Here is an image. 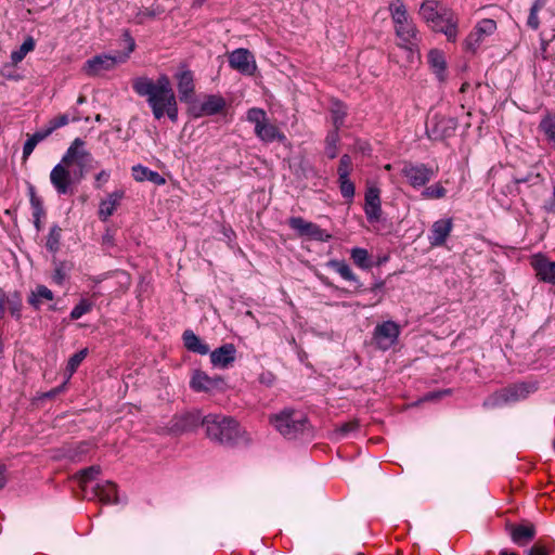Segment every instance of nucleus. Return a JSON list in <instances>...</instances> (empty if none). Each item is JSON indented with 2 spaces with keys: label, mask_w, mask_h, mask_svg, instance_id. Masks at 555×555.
<instances>
[{
  "label": "nucleus",
  "mask_w": 555,
  "mask_h": 555,
  "mask_svg": "<svg viewBox=\"0 0 555 555\" xmlns=\"http://www.w3.org/2000/svg\"><path fill=\"white\" fill-rule=\"evenodd\" d=\"M134 92L146 99L155 119L167 116L171 121L178 120V104L171 81L167 75H159L156 80L138 77L132 81Z\"/></svg>",
  "instance_id": "obj_1"
},
{
  "label": "nucleus",
  "mask_w": 555,
  "mask_h": 555,
  "mask_svg": "<svg viewBox=\"0 0 555 555\" xmlns=\"http://www.w3.org/2000/svg\"><path fill=\"white\" fill-rule=\"evenodd\" d=\"M83 146L85 142L76 138L61 162L51 170L50 181L57 194L69 193L72 185L82 179L87 163L92 160L91 154Z\"/></svg>",
  "instance_id": "obj_2"
},
{
  "label": "nucleus",
  "mask_w": 555,
  "mask_h": 555,
  "mask_svg": "<svg viewBox=\"0 0 555 555\" xmlns=\"http://www.w3.org/2000/svg\"><path fill=\"white\" fill-rule=\"evenodd\" d=\"M420 15L438 33H442L447 39L454 42L459 35V20L453 11L438 0H425L420 8Z\"/></svg>",
  "instance_id": "obj_3"
},
{
  "label": "nucleus",
  "mask_w": 555,
  "mask_h": 555,
  "mask_svg": "<svg viewBox=\"0 0 555 555\" xmlns=\"http://www.w3.org/2000/svg\"><path fill=\"white\" fill-rule=\"evenodd\" d=\"M390 15L398 39V47L411 53L418 51L421 35L416 25L409 16L405 5L401 0H396L389 5Z\"/></svg>",
  "instance_id": "obj_4"
},
{
  "label": "nucleus",
  "mask_w": 555,
  "mask_h": 555,
  "mask_svg": "<svg viewBox=\"0 0 555 555\" xmlns=\"http://www.w3.org/2000/svg\"><path fill=\"white\" fill-rule=\"evenodd\" d=\"M535 390L537 385L534 383L524 382L513 384L490 395L487 399H485L482 406L488 410L499 409L520 400H525Z\"/></svg>",
  "instance_id": "obj_5"
},
{
  "label": "nucleus",
  "mask_w": 555,
  "mask_h": 555,
  "mask_svg": "<svg viewBox=\"0 0 555 555\" xmlns=\"http://www.w3.org/2000/svg\"><path fill=\"white\" fill-rule=\"evenodd\" d=\"M270 423L285 438L293 439L307 428L308 418L299 411L284 409L270 417Z\"/></svg>",
  "instance_id": "obj_6"
},
{
  "label": "nucleus",
  "mask_w": 555,
  "mask_h": 555,
  "mask_svg": "<svg viewBox=\"0 0 555 555\" xmlns=\"http://www.w3.org/2000/svg\"><path fill=\"white\" fill-rule=\"evenodd\" d=\"M214 438L221 444L234 446L245 442V431L242 430L238 423L231 417L215 416L210 420V438Z\"/></svg>",
  "instance_id": "obj_7"
},
{
  "label": "nucleus",
  "mask_w": 555,
  "mask_h": 555,
  "mask_svg": "<svg viewBox=\"0 0 555 555\" xmlns=\"http://www.w3.org/2000/svg\"><path fill=\"white\" fill-rule=\"evenodd\" d=\"M246 120L254 125L256 137L263 143L284 142L286 140L285 134L269 121L267 113L262 108H249L246 113Z\"/></svg>",
  "instance_id": "obj_8"
},
{
  "label": "nucleus",
  "mask_w": 555,
  "mask_h": 555,
  "mask_svg": "<svg viewBox=\"0 0 555 555\" xmlns=\"http://www.w3.org/2000/svg\"><path fill=\"white\" fill-rule=\"evenodd\" d=\"M134 49V41L131 39L129 52L125 54H101L88 60L83 65V72L89 76H98L113 69L118 63H124Z\"/></svg>",
  "instance_id": "obj_9"
},
{
  "label": "nucleus",
  "mask_w": 555,
  "mask_h": 555,
  "mask_svg": "<svg viewBox=\"0 0 555 555\" xmlns=\"http://www.w3.org/2000/svg\"><path fill=\"white\" fill-rule=\"evenodd\" d=\"M496 30V22L491 18L479 21L464 41L467 51L475 52L485 40Z\"/></svg>",
  "instance_id": "obj_10"
},
{
  "label": "nucleus",
  "mask_w": 555,
  "mask_h": 555,
  "mask_svg": "<svg viewBox=\"0 0 555 555\" xmlns=\"http://www.w3.org/2000/svg\"><path fill=\"white\" fill-rule=\"evenodd\" d=\"M402 176L411 186L420 189L435 177V170L425 164L405 163L401 169Z\"/></svg>",
  "instance_id": "obj_11"
},
{
  "label": "nucleus",
  "mask_w": 555,
  "mask_h": 555,
  "mask_svg": "<svg viewBox=\"0 0 555 555\" xmlns=\"http://www.w3.org/2000/svg\"><path fill=\"white\" fill-rule=\"evenodd\" d=\"M230 66L245 76H253L257 70L254 54L247 49H236L229 54Z\"/></svg>",
  "instance_id": "obj_12"
},
{
  "label": "nucleus",
  "mask_w": 555,
  "mask_h": 555,
  "mask_svg": "<svg viewBox=\"0 0 555 555\" xmlns=\"http://www.w3.org/2000/svg\"><path fill=\"white\" fill-rule=\"evenodd\" d=\"M457 128V120L454 117L435 115L427 128V134L433 140H443L453 135Z\"/></svg>",
  "instance_id": "obj_13"
},
{
  "label": "nucleus",
  "mask_w": 555,
  "mask_h": 555,
  "mask_svg": "<svg viewBox=\"0 0 555 555\" xmlns=\"http://www.w3.org/2000/svg\"><path fill=\"white\" fill-rule=\"evenodd\" d=\"M399 334V325L393 321H386L375 327L374 339L378 348L388 350L396 344Z\"/></svg>",
  "instance_id": "obj_14"
},
{
  "label": "nucleus",
  "mask_w": 555,
  "mask_h": 555,
  "mask_svg": "<svg viewBox=\"0 0 555 555\" xmlns=\"http://www.w3.org/2000/svg\"><path fill=\"white\" fill-rule=\"evenodd\" d=\"M364 212L370 222H377L382 218L380 190L376 185H369L365 191Z\"/></svg>",
  "instance_id": "obj_15"
},
{
  "label": "nucleus",
  "mask_w": 555,
  "mask_h": 555,
  "mask_svg": "<svg viewBox=\"0 0 555 555\" xmlns=\"http://www.w3.org/2000/svg\"><path fill=\"white\" fill-rule=\"evenodd\" d=\"M23 307L22 296L18 292L8 293L0 288V319L9 312L13 318L21 319Z\"/></svg>",
  "instance_id": "obj_16"
},
{
  "label": "nucleus",
  "mask_w": 555,
  "mask_h": 555,
  "mask_svg": "<svg viewBox=\"0 0 555 555\" xmlns=\"http://www.w3.org/2000/svg\"><path fill=\"white\" fill-rule=\"evenodd\" d=\"M506 529L509 532L512 541L519 546L529 544L535 537V527L529 521H524L518 525L507 524Z\"/></svg>",
  "instance_id": "obj_17"
},
{
  "label": "nucleus",
  "mask_w": 555,
  "mask_h": 555,
  "mask_svg": "<svg viewBox=\"0 0 555 555\" xmlns=\"http://www.w3.org/2000/svg\"><path fill=\"white\" fill-rule=\"evenodd\" d=\"M452 230L453 221L451 218H444L435 221L428 235V242L430 246L438 247L444 245Z\"/></svg>",
  "instance_id": "obj_18"
},
{
  "label": "nucleus",
  "mask_w": 555,
  "mask_h": 555,
  "mask_svg": "<svg viewBox=\"0 0 555 555\" xmlns=\"http://www.w3.org/2000/svg\"><path fill=\"white\" fill-rule=\"evenodd\" d=\"M531 266L541 281L555 284V261H550L542 255H535L531 260Z\"/></svg>",
  "instance_id": "obj_19"
},
{
  "label": "nucleus",
  "mask_w": 555,
  "mask_h": 555,
  "mask_svg": "<svg viewBox=\"0 0 555 555\" xmlns=\"http://www.w3.org/2000/svg\"><path fill=\"white\" fill-rule=\"evenodd\" d=\"M124 196L125 192L122 190H116L103 198L99 205V218L106 221L119 207Z\"/></svg>",
  "instance_id": "obj_20"
},
{
  "label": "nucleus",
  "mask_w": 555,
  "mask_h": 555,
  "mask_svg": "<svg viewBox=\"0 0 555 555\" xmlns=\"http://www.w3.org/2000/svg\"><path fill=\"white\" fill-rule=\"evenodd\" d=\"M236 349L232 344H225L210 352V362L218 367L224 369L235 360Z\"/></svg>",
  "instance_id": "obj_21"
},
{
  "label": "nucleus",
  "mask_w": 555,
  "mask_h": 555,
  "mask_svg": "<svg viewBox=\"0 0 555 555\" xmlns=\"http://www.w3.org/2000/svg\"><path fill=\"white\" fill-rule=\"evenodd\" d=\"M178 91L182 102L190 103L194 92V77L190 70H181L177 75Z\"/></svg>",
  "instance_id": "obj_22"
},
{
  "label": "nucleus",
  "mask_w": 555,
  "mask_h": 555,
  "mask_svg": "<svg viewBox=\"0 0 555 555\" xmlns=\"http://www.w3.org/2000/svg\"><path fill=\"white\" fill-rule=\"evenodd\" d=\"M428 64L439 81H444L447 78V63L444 54L438 49H431L427 55Z\"/></svg>",
  "instance_id": "obj_23"
},
{
  "label": "nucleus",
  "mask_w": 555,
  "mask_h": 555,
  "mask_svg": "<svg viewBox=\"0 0 555 555\" xmlns=\"http://www.w3.org/2000/svg\"><path fill=\"white\" fill-rule=\"evenodd\" d=\"M94 493L98 499L106 504L116 503L117 502V489L116 485L109 481H104L102 483H98Z\"/></svg>",
  "instance_id": "obj_24"
},
{
  "label": "nucleus",
  "mask_w": 555,
  "mask_h": 555,
  "mask_svg": "<svg viewBox=\"0 0 555 555\" xmlns=\"http://www.w3.org/2000/svg\"><path fill=\"white\" fill-rule=\"evenodd\" d=\"M132 176L135 181H152L155 184H164L165 179L156 171H152L149 168L137 165L132 167Z\"/></svg>",
  "instance_id": "obj_25"
},
{
  "label": "nucleus",
  "mask_w": 555,
  "mask_h": 555,
  "mask_svg": "<svg viewBox=\"0 0 555 555\" xmlns=\"http://www.w3.org/2000/svg\"><path fill=\"white\" fill-rule=\"evenodd\" d=\"M327 267L337 272L344 280L359 283V279L352 272L351 268L343 260L332 259L327 262Z\"/></svg>",
  "instance_id": "obj_26"
},
{
  "label": "nucleus",
  "mask_w": 555,
  "mask_h": 555,
  "mask_svg": "<svg viewBox=\"0 0 555 555\" xmlns=\"http://www.w3.org/2000/svg\"><path fill=\"white\" fill-rule=\"evenodd\" d=\"M231 106L225 101L216 95H210V117L212 115H220L225 121L231 119Z\"/></svg>",
  "instance_id": "obj_27"
},
{
  "label": "nucleus",
  "mask_w": 555,
  "mask_h": 555,
  "mask_svg": "<svg viewBox=\"0 0 555 555\" xmlns=\"http://www.w3.org/2000/svg\"><path fill=\"white\" fill-rule=\"evenodd\" d=\"M183 343L186 349L192 352L199 354H206L208 352L206 345L202 344L199 338L190 330L183 333Z\"/></svg>",
  "instance_id": "obj_28"
},
{
  "label": "nucleus",
  "mask_w": 555,
  "mask_h": 555,
  "mask_svg": "<svg viewBox=\"0 0 555 555\" xmlns=\"http://www.w3.org/2000/svg\"><path fill=\"white\" fill-rule=\"evenodd\" d=\"M330 112L334 128L339 130V128L344 125L345 117L347 116L346 106L339 101H333Z\"/></svg>",
  "instance_id": "obj_29"
},
{
  "label": "nucleus",
  "mask_w": 555,
  "mask_h": 555,
  "mask_svg": "<svg viewBox=\"0 0 555 555\" xmlns=\"http://www.w3.org/2000/svg\"><path fill=\"white\" fill-rule=\"evenodd\" d=\"M547 0H534L530 10L529 15L527 18V26L532 29L537 30L540 27V18H539V12L546 5Z\"/></svg>",
  "instance_id": "obj_30"
},
{
  "label": "nucleus",
  "mask_w": 555,
  "mask_h": 555,
  "mask_svg": "<svg viewBox=\"0 0 555 555\" xmlns=\"http://www.w3.org/2000/svg\"><path fill=\"white\" fill-rule=\"evenodd\" d=\"M35 40L33 37H27L18 50L11 53V61L13 64H18L24 57L35 49Z\"/></svg>",
  "instance_id": "obj_31"
},
{
  "label": "nucleus",
  "mask_w": 555,
  "mask_h": 555,
  "mask_svg": "<svg viewBox=\"0 0 555 555\" xmlns=\"http://www.w3.org/2000/svg\"><path fill=\"white\" fill-rule=\"evenodd\" d=\"M42 299L52 300L53 299V293L47 286L39 285L31 293V296L28 298V302L31 306H34L35 308H39V306L41 305Z\"/></svg>",
  "instance_id": "obj_32"
},
{
  "label": "nucleus",
  "mask_w": 555,
  "mask_h": 555,
  "mask_svg": "<svg viewBox=\"0 0 555 555\" xmlns=\"http://www.w3.org/2000/svg\"><path fill=\"white\" fill-rule=\"evenodd\" d=\"M351 259L356 266L363 270H367L372 267L370 256L366 249L361 247H354L350 253Z\"/></svg>",
  "instance_id": "obj_33"
},
{
  "label": "nucleus",
  "mask_w": 555,
  "mask_h": 555,
  "mask_svg": "<svg viewBox=\"0 0 555 555\" xmlns=\"http://www.w3.org/2000/svg\"><path fill=\"white\" fill-rule=\"evenodd\" d=\"M190 387L194 391H206L208 389V375L202 370H194L190 380Z\"/></svg>",
  "instance_id": "obj_34"
},
{
  "label": "nucleus",
  "mask_w": 555,
  "mask_h": 555,
  "mask_svg": "<svg viewBox=\"0 0 555 555\" xmlns=\"http://www.w3.org/2000/svg\"><path fill=\"white\" fill-rule=\"evenodd\" d=\"M183 424L181 425L182 430H191L196 428L199 425H203L205 422V416H203L201 411H193L185 414L182 417Z\"/></svg>",
  "instance_id": "obj_35"
},
{
  "label": "nucleus",
  "mask_w": 555,
  "mask_h": 555,
  "mask_svg": "<svg viewBox=\"0 0 555 555\" xmlns=\"http://www.w3.org/2000/svg\"><path fill=\"white\" fill-rule=\"evenodd\" d=\"M62 229L57 225H53L47 237L46 247L51 253H56L60 248Z\"/></svg>",
  "instance_id": "obj_36"
},
{
  "label": "nucleus",
  "mask_w": 555,
  "mask_h": 555,
  "mask_svg": "<svg viewBox=\"0 0 555 555\" xmlns=\"http://www.w3.org/2000/svg\"><path fill=\"white\" fill-rule=\"evenodd\" d=\"M339 141V134L338 130L334 129L333 131L328 132L325 139V153L328 158H335L338 153L337 143Z\"/></svg>",
  "instance_id": "obj_37"
},
{
  "label": "nucleus",
  "mask_w": 555,
  "mask_h": 555,
  "mask_svg": "<svg viewBox=\"0 0 555 555\" xmlns=\"http://www.w3.org/2000/svg\"><path fill=\"white\" fill-rule=\"evenodd\" d=\"M301 236H308L321 242H326L331 237L330 234H327L323 229L313 222L309 223Z\"/></svg>",
  "instance_id": "obj_38"
},
{
  "label": "nucleus",
  "mask_w": 555,
  "mask_h": 555,
  "mask_svg": "<svg viewBox=\"0 0 555 555\" xmlns=\"http://www.w3.org/2000/svg\"><path fill=\"white\" fill-rule=\"evenodd\" d=\"M87 356L88 349L83 348L69 358L66 366L68 378L72 377V375L76 372L77 367L81 364V362L86 359Z\"/></svg>",
  "instance_id": "obj_39"
},
{
  "label": "nucleus",
  "mask_w": 555,
  "mask_h": 555,
  "mask_svg": "<svg viewBox=\"0 0 555 555\" xmlns=\"http://www.w3.org/2000/svg\"><path fill=\"white\" fill-rule=\"evenodd\" d=\"M541 130L547 140L555 145V116H547L540 124Z\"/></svg>",
  "instance_id": "obj_40"
},
{
  "label": "nucleus",
  "mask_w": 555,
  "mask_h": 555,
  "mask_svg": "<svg viewBox=\"0 0 555 555\" xmlns=\"http://www.w3.org/2000/svg\"><path fill=\"white\" fill-rule=\"evenodd\" d=\"M446 194L447 190L440 183H436L430 186H427L422 192V197L426 199H439L444 197Z\"/></svg>",
  "instance_id": "obj_41"
},
{
  "label": "nucleus",
  "mask_w": 555,
  "mask_h": 555,
  "mask_svg": "<svg viewBox=\"0 0 555 555\" xmlns=\"http://www.w3.org/2000/svg\"><path fill=\"white\" fill-rule=\"evenodd\" d=\"M93 307V302L88 300V299H85L82 298L72 310L70 312V318L72 320H78L80 319L83 314L88 313L91 311Z\"/></svg>",
  "instance_id": "obj_42"
},
{
  "label": "nucleus",
  "mask_w": 555,
  "mask_h": 555,
  "mask_svg": "<svg viewBox=\"0 0 555 555\" xmlns=\"http://www.w3.org/2000/svg\"><path fill=\"white\" fill-rule=\"evenodd\" d=\"M351 170H352L351 157L348 154H344L339 159V165L337 168L338 180L349 178Z\"/></svg>",
  "instance_id": "obj_43"
},
{
  "label": "nucleus",
  "mask_w": 555,
  "mask_h": 555,
  "mask_svg": "<svg viewBox=\"0 0 555 555\" xmlns=\"http://www.w3.org/2000/svg\"><path fill=\"white\" fill-rule=\"evenodd\" d=\"M341 196L351 201L354 196V184L349 178L338 180Z\"/></svg>",
  "instance_id": "obj_44"
},
{
  "label": "nucleus",
  "mask_w": 555,
  "mask_h": 555,
  "mask_svg": "<svg viewBox=\"0 0 555 555\" xmlns=\"http://www.w3.org/2000/svg\"><path fill=\"white\" fill-rule=\"evenodd\" d=\"M31 206L34 208L33 217L36 228H40V219L43 216V208L40 201L33 194L30 198Z\"/></svg>",
  "instance_id": "obj_45"
},
{
  "label": "nucleus",
  "mask_w": 555,
  "mask_h": 555,
  "mask_svg": "<svg viewBox=\"0 0 555 555\" xmlns=\"http://www.w3.org/2000/svg\"><path fill=\"white\" fill-rule=\"evenodd\" d=\"M552 551V546L550 543L539 540L534 543V545L529 550L528 555H548Z\"/></svg>",
  "instance_id": "obj_46"
},
{
  "label": "nucleus",
  "mask_w": 555,
  "mask_h": 555,
  "mask_svg": "<svg viewBox=\"0 0 555 555\" xmlns=\"http://www.w3.org/2000/svg\"><path fill=\"white\" fill-rule=\"evenodd\" d=\"M310 221L305 220L301 217H291L288 219V225L296 231L300 236L309 225Z\"/></svg>",
  "instance_id": "obj_47"
},
{
  "label": "nucleus",
  "mask_w": 555,
  "mask_h": 555,
  "mask_svg": "<svg viewBox=\"0 0 555 555\" xmlns=\"http://www.w3.org/2000/svg\"><path fill=\"white\" fill-rule=\"evenodd\" d=\"M99 474H100L99 466H90L86 469H82L79 473V478H80L81 485H85L88 481L93 480Z\"/></svg>",
  "instance_id": "obj_48"
},
{
  "label": "nucleus",
  "mask_w": 555,
  "mask_h": 555,
  "mask_svg": "<svg viewBox=\"0 0 555 555\" xmlns=\"http://www.w3.org/2000/svg\"><path fill=\"white\" fill-rule=\"evenodd\" d=\"M69 117L67 114H62V115H59L56 117H54L53 119H51L48 124V127L54 131L61 127H64L66 126L68 122H69Z\"/></svg>",
  "instance_id": "obj_49"
},
{
  "label": "nucleus",
  "mask_w": 555,
  "mask_h": 555,
  "mask_svg": "<svg viewBox=\"0 0 555 555\" xmlns=\"http://www.w3.org/2000/svg\"><path fill=\"white\" fill-rule=\"evenodd\" d=\"M358 428V422H349V423H345L343 424L338 429H337V435L339 438H344L346 437L348 434L354 431L356 429Z\"/></svg>",
  "instance_id": "obj_50"
},
{
  "label": "nucleus",
  "mask_w": 555,
  "mask_h": 555,
  "mask_svg": "<svg viewBox=\"0 0 555 555\" xmlns=\"http://www.w3.org/2000/svg\"><path fill=\"white\" fill-rule=\"evenodd\" d=\"M189 105H190V107H189L190 113L194 117L203 116L205 114L206 109L208 108V103H203V104L190 103Z\"/></svg>",
  "instance_id": "obj_51"
},
{
  "label": "nucleus",
  "mask_w": 555,
  "mask_h": 555,
  "mask_svg": "<svg viewBox=\"0 0 555 555\" xmlns=\"http://www.w3.org/2000/svg\"><path fill=\"white\" fill-rule=\"evenodd\" d=\"M38 143L31 138L29 137L27 139V141L25 142L24 146H23V159L26 160L30 154L33 153V151L35 150L36 145Z\"/></svg>",
  "instance_id": "obj_52"
},
{
  "label": "nucleus",
  "mask_w": 555,
  "mask_h": 555,
  "mask_svg": "<svg viewBox=\"0 0 555 555\" xmlns=\"http://www.w3.org/2000/svg\"><path fill=\"white\" fill-rule=\"evenodd\" d=\"M53 131L47 127L46 129L43 130H40V131H37L36 133H34L31 135V138L37 142L39 143L40 141L44 140L46 138H48Z\"/></svg>",
  "instance_id": "obj_53"
},
{
  "label": "nucleus",
  "mask_w": 555,
  "mask_h": 555,
  "mask_svg": "<svg viewBox=\"0 0 555 555\" xmlns=\"http://www.w3.org/2000/svg\"><path fill=\"white\" fill-rule=\"evenodd\" d=\"M109 179V172L106 171V170H102L100 171L96 177H95V181H96V184L95 186L98 189H100L102 186L103 183H106Z\"/></svg>",
  "instance_id": "obj_54"
},
{
  "label": "nucleus",
  "mask_w": 555,
  "mask_h": 555,
  "mask_svg": "<svg viewBox=\"0 0 555 555\" xmlns=\"http://www.w3.org/2000/svg\"><path fill=\"white\" fill-rule=\"evenodd\" d=\"M544 208L547 212H555V183L553 184L552 197Z\"/></svg>",
  "instance_id": "obj_55"
},
{
  "label": "nucleus",
  "mask_w": 555,
  "mask_h": 555,
  "mask_svg": "<svg viewBox=\"0 0 555 555\" xmlns=\"http://www.w3.org/2000/svg\"><path fill=\"white\" fill-rule=\"evenodd\" d=\"M53 280L57 284H62L63 281L65 280V273L63 272V270L61 268L55 269L54 274H53Z\"/></svg>",
  "instance_id": "obj_56"
},
{
  "label": "nucleus",
  "mask_w": 555,
  "mask_h": 555,
  "mask_svg": "<svg viewBox=\"0 0 555 555\" xmlns=\"http://www.w3.org/2000/svg\"><path fill=\"white\" fill-rule=\"evenodd\" d=\"M450 393V390H443V391H438V392H431V393H428L427 396H425V400H434V399H438V398H441L442 396H446V395H449Z\"/></svg>",
  "instance_id": "obj_57"
},
{
  "label": "nucleus",
  "mask_w": 555,
  "mask_h": 555,
  "mask_svg": "<svg viewBox=\"0 0 555 555\" xmlns=\"http://www.w3.org/2000/svg\"><path fill=\"white\" fill-rule=\"evenodd\" d=\"M5 467L3 465H0V490L5 486L7 483V475H5Z\"/></svg>",
  "instance_id": "obj_58"
},
{
  "label": "nucleus",
  "mask_w": 555,
  "mask_h": 555,
  "mask_svg": "<svg viewBox=\"0 0 555 555\" xmlns=\"http://www.w3.org/2000/svg\"><path fill=\"white\" fill-rule=\"evenodd\" d=\"M223 380L221 378H212L210 377V382H209V385H210V391L212 390V388H221V386L223 385Z\"/></svg>",
  "instance_id": "obj_59"
},
{
  "label": "nucleus",
  "mask_w": 555,
  "mask_h": 555,
  "mask_svg": "<svg viewBox=\"0 0 555 555\" xmlns=\"http://www.w3.org/2000/svg\"><path fill=\"white\" fill-rule=\"evenodd\" d=\"M500 555H517V554L514 552L501 551Z\"/></svg>",
  "instance_id": "obj_60"
},
{
  "label": "nucleus",
  "mask_w": 555,
  "mask_h": 555,
  "mask_svg": "<svg viewBox=\"0 0 555 555\" xmlns=\"http://www.w3.org/2000/svg\"><path fill=\"white\" fill-rule=\"evenodd\" d=\"M85 100H86L85 96H79L77 102H78V104H82L85 102Z\"/></svg>",
  "instance_id": "obj_61"
},
{
  "label": "nucleus",
  "mask_w": 555,
  "mask_h": 555,
  "mask_svg": "<svg viewBox=\"0 0 555 555\" xmlns=\"http://www.w3.org/2000/svg\"><path fill=\"white\" fill-rule=\"evenodd\" d=\"M72 120L73 121H77V120H79V117L75 115V116L72 117Z\"/></svg>",
  "instance_id": "obj_62"
},
{
  "label": "nucleus",
  "mask_w": 555,
  "mask_h": 555,
  "mask_svg": "<svg viewBox=\"0 0 555 555\" xmlns=\"http://www.w3.org/2000/svg\"><path fill=\"white\" fill-rule=\"evenodd\" d=\"M385 169L386 170H390L391 169V165L390 164L385 165Z\"/></svg>",
  "instance_id": "obj_63"
}]
</instances>
